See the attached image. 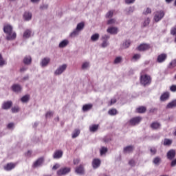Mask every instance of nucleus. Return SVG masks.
Masks as SVG:
<instances>
[{"label":"nucleus","instance_id":"2f4dec72","mask_svg":"<svg viewBox=\"0 0 176 176\" xmlns=\"http://www.w3.org/2000/svg\"><path fill=\"white\" fill-rule=\"evenodd\" d=\"M98 130V124H94L91 126H89V131L91 133H96Z\"/></svg>","mask_w":176,"mask_h":176},{"label":"nucleus","instance_id":"6e6d98bb","mask_svg":"<svg viewBox=\"0 0 176 176\" xmlns=\"http://www.w3.org/2000/svg\"><path fill=\"white\" fill-rule=\"evenodd\" d=\"M110 38L111 36L107 34H104L102 36V38L103 39V41H108V39H109Z\"/></svg>","mask_w":176,"mask_h":176},{"label":"nucleus","instance_id":"a211bd4d","mask_svg":"<svg viewBox=\"0 0 176 176\" xmlns=\"http://www.w3.org/2000/svg\"><path fill=\"white\" fill-rule=\"evenodd\" d=\"M166 58H167V54H161L158 56L157 58V63H163L164 61H166Z\"/></svg>","mask_w":176,"mask_h":176},{"label":"nucleus","instance_id":"f257e3e1","mask_svg":"<svg viewBox=\"0 0 176 176\" xmlns=\"http://www.w3.org/2000/svg\"><path fill=\"white\" fill-rule=\"evenodd\" d=\"M3 32L6 34L7 41H14L17 36L16 32H13V26L10 24L5 25L3 27Z\"/></svg>","mask_w":176,"mask_h":176},{"label":"nucleus","instance_id":"39448f33","mask_svg":"<svg viewBox=\"0 0 176 176\" xmlns=\"http://www.w3.org/2000/svg\"><path fill=\"white\" fill-rule=\"evenodd\" d=\"M11 89L12 91H14V93H16L17 94L23 91V87H21L20 84H17V83L12 85V86L11 87Z\"/></svg>","mask_w":176,"mask_h":176},{"label":"nucleus","instance_id":"7ed1b4c3","mask_svg":"<svg viewBox=\"0 0 176 176\" xmlns=\"http://www.w3.org/2000/svg\"><path fill=\"white\" fill-rule=\"evenodd\" d=\"M165 14H166L163 10L156 11L154 13V17H153L154 21H155V23H159V21H160V20H162V19L164 17Z\"/></svg>","mask_w":176,"mask_h":176},{"label":"nucleus","instance_id":"6e6552de","mask_svg":"<svg viewBox=\"0 0 176 176\" xmlns=\"http://www.w3.org/2000/svg\"><path fill=\"white\" fill-rule=\"evenodd\" d=\"M65 69H67V65L63 64L56 69V70L54 72V74L61 75V74H63Z\"/></svg>","mask_w":176,"mask_h":176},{"label":"nucleus","instance_id":"09e8293b","mask_svg":"<svg viewBox=\"0 0 176 176\" xmlns=\"http://www.w3.org/2000/svg\"><path fill=\"white\" fill-rule=\"evenodd\" d=\"M172 141L170 139H165L164 142V145H171Z\"/></svg>","mask_w":176,"mask_h":176},{"label":"nucleus","instance_id":"20e7f679","mask_svg":"<svg viewBox=\"0 0 176 176\" xmlns=\"http://www.w3.org/2000/svg\"><path fill=\"white\" fill-rule=\"evenodd\" d=\"M142 120V118L141 117H135L131 118L129 120V125L130 126H137V124H140L141 121Z\"/></svg>","mask_w":176,"mask_h":176},{"label":"nucleus","instance_id":"f704fd0d","mask_svg":"<svg viewBox=\"0 0 176 176\" xmlns=\"http://www.w3.org/2000/svg\"><path fill=\"white\" fill-rule=\"evenodd\" d=\"M160 162H162V158H160V157H156L153 160V163L156 166H159V164H160Z\"/></svg>","mask_w":176,"mask_h":176},{"label":"nucleus","instance_id":"72a5a7b5","mask_svg":"<svg viewBox=\"0 0 176 176\" xmlns=\"http://www.w3.org/2000/svg\"><path fill=\"white\" fill-rule=\"evenodd\" d=\"M21 102L25 103L30 101V95H25L21 98Z\"/></svg>","mask_w":176,"mask_h":176},{"label":"nucleus","instance_id":"bf43d9fd","mask_svg":"<svg viewBox=\"0 0 176 176\" xmlns=\"http://www.w3.org/2000/svg\"><path fill=\"white\" fill-rule=\"evenodd\" d=\"M116 21L114 19H110V20H109L108 21H107V24H109V25H111V24H115V22H116Z\"/></svg>","mask_w":176,"mask_h":176},{"label":"nucleus","instance_id":"79ce46f5","mask_svg":"<svg viewBox=\"0 0 176 176\" xmlns=\"http://www.w3.org/2000/svg\"><path fill=\"white\" fill-rule=\"evenodd\" d=\"M111 17H113V10H110L106 14L107 19H111Z\"/></svg>","mask_w":176,"mask_h":176},{"label":"nucleus","instance_id":"c9c22d12","mask_svg":"<svg viewBox=\"0 0 176 176\" xmlns=\"http://www.w3.org/2000/svg\"><path fill=\"white\" fill-rule=\"evenodd\" d=\"M137 112H138V113H144L146 112V107H145L144 106L138 107L137 109Z\"/></svg>","mask_w":176,"mask_h":176},{"label":"nucleus","instance_id":"4468645a","mask_svg":"<svg viewBox=\"0 0 176 176\" xmlns=\"http://www.w3.org/2000/svg\"><path fill=\"white\" fill-rule=\"evenodd\" d=\"M150 48H151V46L149 45V44H141L138 47L140 52H145V50H148V49Z\"/></svg>","mask_w":176,"mask_h":176},{"label":"nucleus","instance_id":"603ef678","mask_svg":"<svg viewBox=\"0 0 176 176\" xmlns=\"http://www.w3.org/2000/svg\"><path fill=\"white\" fill-rule=\"evenodd\" d=\"M150 152H151V155H155V153H157V150L155 147H151L150 148Z\"/></svg>","mask_w":176,"mask_h":176},{"label":"nucleus","instance_id":"774afa93","mask_svg":"<svg viewBox=\"0 0 176 176\" xmlns=\"http://www.w3.org/2000/svg\"><path fill=\"white\" fill-rule=\"evenodd\" d=\"M28 68L27 67H21L20 69L21 72H25V71H27Z\"/></svg>","mask_w":176,"mask_h":176},{"label":"nucleus","instance_id":"5701e85b","mask_svg":"<svg viewBox=\"0 0 176 176\" xmlns=\"http://www.w3.org/2000/svg\"><path fill=\"white\" fill-rule=\"evenodd\" d=\"M69 43V41L67 39H65L59 43L58 47H60V49H63V47L68 46Z\"/></svg>","mask_w":176,"mask_h":176},{"label":"nucleus","instance_id":"bb28decb","mask_svg":"<svg viewBox=\"0 0 176 176\" xmlns=\"http://www.w3.org/2000/svg\"><path fill=\"white\" fill-rule=\"evenodd\" d=\"M32 60V59L31 58V56H25L23 58V63L24 64H25L26 65H30V64H31V61Z\"/></svg>","mask_w":176,"mask_h":176},{"label":"nucleus","instance_id":"9d476101","mask_svg":"<svg viewBox=\"0 0 176 176\" xmlns=\"http://www.w3.org/2000/svg\"><path fill=\"white\" fill-rule=\"evenodd\" d=\"M50 63V58L45 57L41 60L40 63V65L41 67H42V68H45V67H47V65H49Z\"/></svg>","mask_w":176,"mask_h":176},{"label":"nucleus","instance_id":"1a4fd4ad","mask_svg":"<svg viewBox=\"0 0 176 176\" xmlns=\"http://www.w3.org/2000/svg\"><path fill=\"white\" fill-rule=\"evenodd\" d=\"M176 156V152L174 149L169 150L166 153V157L168 160H173Z\"/></svg>","mask_w":176,"mask_h":176},{"label":"nucleus","instance_id":"864d4df0","mask_svg":"<svg viewBox=\"0 0 176 176\" xmlns=\"http://www.w3.org/2000/svg\"><path fill=\"white\" fill-rule=\"evenodd\" d=\"M47 8H49V5H47V4H43L40 6L41 10H46V9H47Z\"/></svg>","mask_w":176,"mask_h":176},{"label":"nucleus","instance_id":"f8f14e48","mask_svg":"<svg viewBox=\"0 0 176 176\" xmlns=\"http://www.w3.org/2000/svg\"><path fill=\"white\" fill-rule=\"evenodd\" d=\"M63 152L61 150L56 151L53 154L54 159H61L63 157Z\"/></svg>","mask_w":176,"mask_h":176},{"label":"nucleus","instance_id":"423d86ee","mask_svg":"<svg viewBox=\"0 0 176 176\" xmlns=\"http://www.w3.org/2000/svg\"><path fill=\"white\" fill-rule=\"evenodd\" d=\"M70 172H71V168H67V167L61 168L57 171V175L59 176L65 175Z\"/></svg>","mask_w":176,"mask_h":176},{"label":"nucleus","instance_id":"2eb2a0df","mask_svg":"<svg viewBox=\"0 0 176 176\" xmlns=\"http://www.w3.org/2000/svg\"><path fill=\"white\" fill-rule=\"evenodd\" d=\"M107 32L109 34H111V35H116V34H118V28L116 27L108 28V29L107 30Z\"/></svg>","mask_w":176,"mask_h":176},{"label":"nucleus","instance_id":"cd10ccee","mask_svg":"<svg viewBox=\"0 0 176 176\" xmlns=\"http://www.w3.org/2000/svg\"><path fill=\"white\" fill-rule=\"evenodd\" d=\"M79 34H80V32L77 29H74L73 30V32L70 34V37L76 38V36H78V35H79Z\"/></svg>","mask_w":176,"mask_h":176},{"label":"nucleus","instance_id":"69168bd1","mask_svg":"<svg viewBox=\"0 0 176 176\" xmlns=\"http://www.w3.org/2000/svg\"><path fill=\"white\" fill-rule=\"evenodd\" d=\"M60 165L58 164H56L53 167L52 170H57V168H59Z\"/></svg>","mask_w":176,"mask_h":176},{"label":"nucleus","instance_id":"49530a36","mask_svg":"<svg viewBox=\"0 0 176 176\" xmlns=\"http://www.w3.org/2000/svg\"><path fill=\"white\" fill-rule=\"evenodd\" d=\"M54 112L53 111H47L45 114V118L47 119V118H52V116H53L54 115Z\"/></svg>","mask_w":176,"mask_h":176},{"label":"nucleus","instance_id":"a19ab883","mask_svg":"<svg viewBox=\"0 0 176 176\" xmlns=\"http://www.w3.org/2000/svg\"><path fill=\"white\" fill-rule=\"evenodd\" d=\"M107 152H108V148L107 147L102 146L100 148V155H101V156H102V155H105V153H107Z\"/></svg>","mask_w":176,"mask_h":176},{"label":"nucleus","instance_id":"aec40b11","mask_svg":"<svg viewBox=\"0 0 176 176\" xmlns=\"http://www.w3.org/2000/svg\"><path fill=\"white\" fill-rule=\"evenodd\" d=\"M14 167H16V164L13 163H8L4 166V170H6V171H11V170L14 168Z\"/></svg>","mask_w":176,"mask_h":176},{"label":"nucleus","instance_id":"5fc2aeb1","mask_svg":"<svg viewBox=\"0 0 176 176\" xmlns=\"http://www.w3.org/2000/svg\"><path fill=\"white\" fill-rule=\"evenodd\" d=\"M129 166H131V167H134L135 166V161L134 160H131L129 162Z\"/></svg>","mask_w":176,"mask_h":176},{"label":"nucleus","instance_id":"f3484780","mask_svg":"<svg viewBox=\"0 0 176 176\" xmlns=\"http://www.w3.org/2000/svg\"><path fill=\"white\" fill-rule=\"evenodd\" d=\"M173 108H176V99L168 103L166 107V109H173Z\"/></svg>","mask_w":176,"mask_h":176},{"label":"nucleus","instance_id":"c03bdc74","mask_svg":"<svg viewBox=\"0 0 176 176\" xmlns=\"http://www.w3.org/2000/svg\"><path fill=\"white\" fill-rule=\"evenodd\" d=\"M6 63L5 60H3V57H2V54H0V67H3Z\"/></svg>","mask_w":176,"mask_h":176},{"label":"nucleus","instance_id":"c85d7f7f","mask_svg":"<svg viewBox=\"0 0 176 176\" xmlns=\"http://www.w3.org/2000/svg\"><path fill=\"white\" fill-rule=\"evenodd\" d=\"M151 129H153V130H157V129H160V123H159V122H153L151 124Z\"/></svg>","mask_w":176,"mask_h":176},{"label":"nucleus","instance_id":"ddd939ff","mask_svg":"<svg viewBox=\"0 0 176 176\" xmlns=\"http://www.w3.org/2000/svg\"><path fill=\"white\" fill-rule=\"evenodd\" d=\"M31 35H32V30L31 29H27L23 32V38L24 39H28V38H31Z\"/></svg>","mask_w":176,"mask_h":176},{"label":"nucleus","instance_id":"3c124183","mask_svg":"<svg viewBox=\"0 0 176 176\" xmlns=\"http://www.w3.org/2000/svg\"><path fill=\"white\" fill-rule=\"evenodd\" d=\"M175 67H176V59H174L173 60H172L170 63V68H174Z\"/></svg>","mask_w":176,"mask_h":176},{"label":"nucleus","instance_id":"4c0bfd02","mask_svg":"<svg viewBox=\"0 0 176 176\" xmlns=\"http://www.w3.org/2000/svg\"><path fill=\"white\" fill-rule=\"evenodd\" d=\"M80 134V131L79 129H75L72 133V138H76Z\"/></svg>","mask_w":176,"mask_h":176},{"label":"nucleus","instance_id":"6ab92c4d","mask_svg":"<svg viewBox=\"0 0 176 176\" xmlns=\"http://www.w3.org/2000/svg\"><path fill=\"white\" fill-rule=\"evenodd\" d=\"M134 151V146L131 145V146H127L124 148L123 152L124 153H131Z\"/></svg>","mask_w":176,"mask_h":176},{"label":"nucleus","instance_id":"37998d69","mask_svg":"<svg viewBox=\"0 0 176 176\" xmlns=\"http://www.w3.org/2000/svg\"><path fill=\"white\" fill-rule=\"evenodd\" d=\"M108 46H109V41L103 40V42L101 44V47L105 48V47H108Z\"/></svg>","mask_w":176,"mask_h":176},{"label":"nucleus","instance_id":"dca6fc26","mask_svg":"<svg viewBox=\"0 0 176 176\" xmlns=\"http://www.w3.org/2000/svg\"><path fill=\"white\" fill-rule=\"evenodd\" d=\"M23 19L25 21H30V20L32 19V13L28 11L25 12V13L23 14Z\"/></svg>","mask_w":176,"mask_h":176},{"label":"nucleus","instance_id":"338daca9","mask_svg":"<svg viewBox=\"0 0 176 176\" xmlns=\"http://www.w3.org/2000/svg\"><path fill=\"white\" fill-rule=\"evenodd\" d=\"M116 99L113 98V99L111 100L110 105H113V104H116Z\"/></svg>","mask_w":176,"mask_h":176},{"label":"nucleus","instance_id":"f03ea898","mask_svg":"<svg viewBox=\"0 0 176 176\" xmlns=\"http://www.w3.org/2000/svg\"><path fill=\"white\" fill-rule=\"evenodd\" d=\"M151 82L152 79L151 78V76L144 74L140 76V83L142 86H149Z\"/></svg>","mask_w":176,"mask_h":176},{"label":"nucleus","instance_id":"ea45409f","mask_svg":"<svg viewBox=\"0 0 176 176\" xmlns=\"http://www.w3.org/2000/svg\"><path fill=\"white\" fill-rule=\"evenodd\" d=\"M19 111H20V108L19 107V106H14L11 109V111L12 112V113H17Z\"/></svg>","mask_w":176,"mask_h":176},{"label":"nucleus","instance_id":"680f3d73","mask_svg":"<svg viewBox=\"0 0 176 176\" xmlns=\"http://www.w3.org/2000/svg\"><path fill=\"white\" fill-rule=\"evenodd\" d=\"M170 91L175 92L176 91V85H172L170 87Z\"/></svg>","mask_w":176,"mask_h":176},{"label":"nucleus","instance_id":"0e129e2a","mask_svg":"<svg viewBox=\"0 0 176 176\" xmlns=\"http://www.w3.org/2000/svg\"><path fill=\"white\" fill-rule=\"evenodd\" d=\"M80 162V160H79V159L74 160V164H75V165L79 164Z\"/></svg>","mask_w":176,"mask_h":176},{"label":"nucleus","instance_id":"393cba45","mask_svg":"<svg viewBox=\"0 0 176 176\" xmlns=\"http://www.w3.org/2000/svg\"><path fill=\"white\" fill-rule=\"evenodd\" d=\"M93 108V104H84L82 106V111L83 112H87V111H90Z\"/></svg>","mask_w":176,"mask_h":176},{"label":"nucleus","instance_id":"a18cd8bd","mask_svg":"<svg viewBox=\"0 0 176 176\" xmlns=\"http://www.w3.org/2000/svg\"><path fill=\"white\" fill-rule=\"evenodd\" d=\"M149 23H151V19L149 18H147L144 20L143 27H147V25H149Z\"/></svg>","mask_w":176,"mask_h":176},{"label":"nucleus","instance_id":"0eeeda50","mask_svg":"<svg viewBox=\"0 0 176 176\" xmlns=\"http://www.w3.org/2000/svg\"><path fill=\"white\" fill-rule=\"evenodd\" d=\"M13 105V102L11 100L3 102L1 104L2 109L8 111V109H10L12 106Z\"/></svg>","mask_w":176,"mask_h":176},{"label":"nucleus","instance_id":"4be33fe9","mask_svg":"<svg viewBox=\"0 0 176 176\" xmlns=\"http://www.w3.org/2000/svg\"><path fill=\"white\" fill-rule=\"evenodd\" d=\"M170 98V93L168 92H164L160 96V100L162 101H167Z\"/></svg>","mask_w":176,"mask_h":176},{"label":"nucleus","instance_id":"473e14b6","mask_svg":"<svg viewBox=\"0 0 176 176\" xmlns=\"http://www.w3.org/2000/svg\"><path fill=\"white\" fill-rule=\"evenodd\" d=\"M84 28H85V23L83 22L79 23L76 28V29H77L80 32V31H82Z\"/></svg>","mask_w":176,"mask_h":176},{"label":"nucleus","instance_id":"b1692460","mask_svg":"<svg viewBox=\"0 0 176 176\" xmlns=\"http://www.w3.org/2000/svg\"><path fill=\"white\" fill-rule=\"evenodd\" d=\"M76 173L77 174H84L85 173V168H83V165H80L79 166L76 168Z\"/></svg>","mask_w":176,"mask_h":176},{"label":"nucleus","instance_id":"412c9836","mask_svg":"<svg viewBox=\"0 0 176 176\" xmlns=\"http://www.w3.org/2000/svg\"><path fill=\"white\" fill-rule=\"evenodd\" d=\"M43 164V157L38 158L33 164V167H40Z\"/></svg>","mask_w":176,"mask_h":176},{"label":"nucleus","instance_id":"e2e57ef3","mask_svg":"<svg viewBox=\"0 0 176 176\" xmlns=\"http://www.w3.org/2000/svg\"><path fill=\"white\" fill-rule=\"evenodd\" d=\"M126 3L129 5L130 3H134L135 2V0H125Z\"/></svg>","mask_w":176,"mask_h":176},{"label":"nucleus","instance_id":"e433bc0d","mask_svg":"<svg viewBox=\"0 0 176 176\" xmlns=\"http://www.w3.org/2000/svg\"><path fill=\"white\" fill-rule=\"evenodd\" d=\"M108 113L111 116H115V115L118 114V110H116V109H111L109 110Z\"/></svg>","mask_w":176,"mask_h":176},{"label":"nucleus","instance_id":"052dcab7","mask_svg":"<svg viewBox=\"0 0 176 176\" xmlns=\"http://www.w3.org/2000/svg\"><path fill=\"white\" fill-rule=\"evenodd\" d=\"M7 127L8 129H13V127H14V123L13 122H10L7 125Z\"/></svg>","mask_w":176,"mask_h":176},{"label":"nucleus","instance_id":"c756f323","mask_svg":"<svg viewBox=\"0 0 176 176\" xmlns=\"http://www.w3.org/2000/svg\"><path fill=\"white\" fill-rule=\"evenodd\" d=\"M130 45H131V41H130V40H125L122 43L124 49H127L128 47H130Z\"/></svg>","mask_w":176,"mask_h":176},{"label":"nucleus","instance_id":"7c9ffc66","mask_svg":"<svg viewBox=\"0 0 176 176\" xmlns=\"http://www.w3.org/2000/svg\"><path fill=\"white\" fill-rule=\"evenodd\" d=\"M100 39V34L98 33L94 34L91 36V40L93 42H97Z\"/></svg>","mask_w":176,"mask_h":176},{"label":"nucleus","instance_id":"58836bf2","mask_svg":"<svg viewBox=\"0 0 176 176\" xmlns=\"http://www.w3.org/2000/svg\"><path fill=\"white\" fill-rule=\"evenodd\" d=\"M89 67H90V63L85 62L82 63L81 68H82V69H87V68H89Z\"/></svg>","mask_w":176,"mask_h":176},{"label":"nucleus","instance_id":"de8ad7c7","mask_svg":"<svg viewBox=\"0 0 176 176\" xmlns=\"http://www.w3.org/2000/svg\"><path fill=\"white\" fill-rule=\"evenodd\" d=\"M119 63H122V57L120 56L116 57L114 60V64H119Z\"/></svg>","mask_w":176,"mask_h":176},{"label":"nucleus","instance_id":"8fccbe9b","mask_svg":"<svg viewBox=\"0 0 176 176\" xmlns=\"http://www.w3.org/2000/svg\"><path fill=\"white\" fill-rule=\"evenodd\" d=\"M151 13H152V10L151 8H147L146 11H144L143 12V14H144L145 16H146V14H151Z\"/></svg>","mask_w":176,"mask_h":176},{"label":"nucleus","instance_id":"4d7b16f0","mask_svg":"<svg viewBox=\"0 0 176 176\" xmlns=\"http://www.w3.org/2000/svg\"><path fill=\"white\" fill-rule=\"evenodd\" d=\"M176 166V158L175 160H172L170 162V167H175Z\"/></svg>","mask_w":176,"mask_h":176},{"label":"nucleus","instance_id":"a878e982","mask_svg":"<svg viewBox=\"0 0 176 176\" xmlns=\"http://www.w3.org/2000/svg\"><path fill=\"white\" fill-rule=\"evenodd\" d=\"M134 10H135V8L133 6V7L126 8L124 10V12L126 14H131V13H133Z\"/></svg>","mask_w":176,"mask_h":176},{"label":"nucleus","instance_id":"13d9d810","mask_svg":"<svg viewBox=\"0 0 176 176\" xmlns=\"http://www.w3.org/2000/svg\"><path fill=\"white\" fill-rule=\"evenodd\" d=\"M141 58V55L136 54L133 56V60H139Z\"/></svg>","mask_w":176,"mask_h":176},{"label":"nucleus","instance_id":"9b49d317","mask_svg":"<svg viewBox=\"0 0 176 176\" xmlns=\"http://www.w3.org/2000/svg\"><path fill=\"white\" fill-rule=\"evenodd\" d=\"M100 166H101V160L98 158L94 159L92 161L93 168H94V169L98 168V167H100Z\"/></svg>","mask_w":176,"mask_h":176}]
</instances>
